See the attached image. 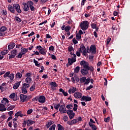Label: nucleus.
<instances>
[{
	"instance_id": "nucleus-1",
	"label": "nucleus",
	"mask_w": 130,
	"mask_h": 130,
	"mask_svg": "<svg viewBox=\"0 0 130 130\" xmlns=\"http://www.w3.org/2000/svg\"><path fill=\"white\" fill-rule=\"evenodd\" d=\"M89 25V22L87 21H84L80 24V28L82 30H85L88 29V27Z\"/></svg>"
},
{
	"instance_id": "nucleus-2",
	"label": "nucleus",
	"mask_w": 130,
	"mask_h": 130,
	"mask_svg": "<svg viewBox=\"0 0 130 130\" xmlns=\"http://www.w3.org/2000/svg\"><path fill=\"white\" fill-rule=\"evenodd\" d=\"M80 83L83 84L84 83V85H88L89 83H90V78H88L86 77H83L80 78Z\"/></svg>"
},
{
	"instance_id": "nucleus-3",
	"label": "nucleus",
	"mask_w": 130,
	"mask_h": 130,
	"mask_svg": "<svg viewBox=\"0 0 130 130\" xmlns=\"http://www.w3.org/2000/svg\"><path fill=\"white\" fill-rule=\"evenodd\" d=\"M8 77L9 78L10 81H13L14 78H15V75L14 74H11V72L8 71L4 75V78H7Z\"/></svg>"
},
{
	"instance_id": "nucleus-4",
	"label": "nucleus",
	"mask_w": 130,
	"mask_h": 130,
	"mask_svg": "<svg viewBox=\"0 0 130 130\" xmlns=\"http://www.w3.org/2000/svg\"><path fill=\"white\" fill-rule=\"evenodd\" d=\"M20 98L21 102H25L28 100V99H30V96H27L26 95L21 94L20 95Z\"/></svg>"
},
{
	"instance_id": "nucleus-5",
	"label": "nucleus",
	"mask_w": 130,
	"mask_h": 130,
	"mask_svg": "<svg viewBox=\"0 0 130 130\" xmlns=\"http://www.w3.org/2000/svg\"><path fill=\"white\" fill-rule=\"evenodd\" d=\"M67 113L69 116L70 119H73L75 117V114L73 110H68Z\"/></svg>"
},
{
	"instance_id": "nucleus-6",
	"label": "nucleus",
	"mask_w": 130,
	"mask_h": 130,
	"mask_svg": "<svg viewBox=\"0 0 130 130\" xmlns=\"http://www.w3.org/2000/svg\"><path fill=\"white\" fill-rule=\"evenodd\" d=\"M79 51L82 52L84 55H87V51H86V47L84 45H81L79 49Z\"/></svg>"
},
{
	"instance_id": "nucleus-7",
	"label": "nucleus",
	"mask_w": 130,
	"mask_h": 130,
	"mask_svg": "<svg viewBox=\"0 0 130 130\" xmlns=\"http://www.w3.org/2000/svg\"><path fill=\"white\" fill-rule=\"evenodd\" d=\"M37 48L38 49L41 54H43V55H45V54H46V51H45V49L42 48L41 46H37Z\"/></svg>"
},
{
	"instance_id": "nucleus-8",
	"label": "nucleus",
	"mask_w": 130,
	"mask_h": 130,
	"mask_svg": "<svg viewBox=\"0 0 130 130\" xmlns=\"http://www.w3.org/2000/svg\"><path fill=\"white\" fill-rule=\"evenodd\" d=\"M80 65L81 66V67H83L84 69L87 70L89 67V63L85 60H82L80 62Z\"/></svg>"
},
{
	"instance_id": "nucleus-9",
	"label": "nucleus",
	"mask_w": 130,
	"mask_h": 130,
	"mask_svg": "<svg viewBox=\"0 0 130 130\" xmlns=\"http://www.w3.org/2000/svg\"><path fill=\"white\" fill-rule=\"evenodd\" d=\"M77 60L76 59V54L73 55V57L72 58H69L68 61L69 66H72L74 62H76Z\"/></svg>"
},
{
	"instance_id": "nucleus-10",
	"label": "nucleus",
	"mask_w": 130,
	"mask_h": 130,
	"mask_svg": "<svg viewBox=\"0 0 130 130\" xmlns=\"http://www.w3.org/2000/svg\"><path fill=\"white\" fill-rule=\"evenodd\" d=\"M18 54V51L17 50H13L11 51V55L9 56V59H11V58H14L16 55Z\"/></svg>"
},
{
	"instance_id": "nucleus-11",
	"label": "nucleus",
	"mask_w": 130,
	"mask_h": 130,
	"mask_svg": "<svg viewBox=\"0 0 130 130\" xmlns=\"http://www.w3.org/2000/svg\"><path fill=\"white\" fill-rule=\"evenodd\" d=\"M59 111H60V113H67V111L66 108V106L64 105H61L59 109Z\"/></svg>"
},
{
	"instance_id": "nucleus-12",
	"label": "nucleus",
	"mask_w": 130,
	"mask_h": 130,
	"mask_svg": "<svg viewBox=\"0 0 130 130\" xmlns=\"http://www.w3.org/2000/svg\"><path fill=\"white\" fill-rule=\"evenodd\" d=\"M78 122V119H73L71 121H68L67 124L69 125H74Z\"/></svg>"
},
{
	"instance_id": "nucleus-13",
	"label": "nucleus",
	"mask_w": 130,
	"mask_h": 130,
	"mask_svg": "<svg viewBox=\"0 0 130 130\" xmlns=\"http://www.w3.org/2000/svg\"><path fill=\"white\" fill-rule=\"evenodd\" d=\"M91 98L90 96H83L81 99V101H85L86 102L91 101Z\"/></svg>"
},
{
	"instance_id": "nucleus-14",
	"label": "nucleus",
	"mask_w": 130,
	"mask_h": 130,
	"mask_svg": "<svg viewBox=\"0 0 130 130\" xmlns=\"http://www.w3.org/2000/svg\"><path fill=\"white\" fill-rule=\"evenodd\" d=\"M51 86V88L52 90L54 91V90L56 89V87H57V85H56V83L55 82H52L50 83Z\"/></svg>"
},
{
	"instance_id": "nucleus-15",
	"label": "nucleus",
	"mask_w": 130,
	"mask_h": 130,
	"mask_svg": "<svg viewBox=\"0 0 130 130\" xmlns=\"http://www.w3.org/2000/svg\"><path fill=\"white\" fill-rule=\"evenodd\" d=\"M74 96L75 98H78V99H80L82 98V96H83V95L82 94V93H81V92L77 91L74 93Z\"/></svg>"
},
{
	"instance_id": "nucleus-16",
	"label": "nucleus",
	"mask_w": 130,
	"mask_h": 130,
	"mask_svg": "<svg viewBox=\"0 0 130 130\" xmlns=\"http://www.w3.org/2000/svg\"><path fill=\"white\" fill-rule=\"evenodd\" d=\"M38 101L40 103H44V102H45V97L43 95L40 96L38 98Z\"/></svg>"
},
{
	"instance_id": "nucleus-17",
	"label": "nucleus",
	"mask_w": 130,
	"mask_h": 130,
	"mask_svg": "<svg viewBox=\"0 0 130 130\" xmlns=\"http://www.w3.org/2000/svg\"><path fill=\"white\" fill-rule=\"evenodd\" d=\"M13 7H14V8H15L17 12H18L19 13H20L22 12V11L20 9V5H19V4H14L13 5Z\"/></svg>"
},
{
	"instance_id": "nucleus-18",
	"label": "nucleus",
	"mask_w": 130,
	"mask_h": 130,
	"mask_svg": "<svg viewBox=\"0 0 130 130\" xmlns=\"http://www.w3.org/2000/svg\"><path fill=\"white\" fill-rule=\"evenodd\" d=\"M24 124H27L28 126H30V125H31V124H33L34 123V121L31 120H28L26 121H25L24 122Z\"/></svg>"
},
{
	"instance_id": "nucleus-19",
	"label": "nucleus",
	"mask_w": 130,
	"mask_h": 130,
	"mask_svg": "<svg viewBox=\"0 0 130 130\" xmlns=\"http://www.w3.org/2000/svg\"><path fill=\"white\" fill-rule=\"evenodd\" d=\"M9 98L11 99H13V100H14V101H17V100H18V99H17V96H16V94L15 93H12Z\"/></svg>"
},
{
	"instance_id": "nucleus-20",
	"label": "nucleus",
	"mask_w": 130,
	"mask_h": 130,
	"mask_svg": "<svg viewBox=\"0 0 130 130\" xmlns=\"http://www.w3.org/2000/svg\"><path fill=\"white\" fill-rule=\"evenodd\" d=\"M2 103L4 106L8 105V104H9V100H8V99L4 98L3 100L2 101Z\"/></svg>"
},
{
	"instance_id": "nucleus-21",
	"label": "nucleus",
	"mask_w": 130,
	"mask_h": 130,
	"mask_svg": "<svg viewBox=\"0 0 130 130\" xmlns=\"http://www.w3.org/2000/svg\"><path fill=\"white\" fill-rule=\"evenodd\" d=\"M90 52L91 53H96V47L94 45H91L90 48Z\"/></svg>"
},
{
	"instance_id": "nucleus-22",
	"label": "nucleus",
	"mask_w": 130,
	"mask_h": 130,
	"mask_svg": "<svg viewBox=\"0 0 130 130\" xmlns=\"http://www.w3.org/2000/svg\"><path fill=\"white\" fill-rule=\"evenodd\" d=\"M23 6V10L24 12H27L29 10V6L27 5V3H24L22 4Z\"/></svg>"
},
{
	"instance_id": "nucleus-23",
	"label": "nucleus",
	"mask_w": 130,
	"mask_h": 130,
	"mask_svg": "<svg viewBox=\"0 0 130 130\" xmlns=\"http://www.w3.org/2000/svg\"><path fill=\"white\" fill-rule=\"evenodd\" d=\"M76 91H77V88H76V87H72L68 90V92L69 94H72V93H75Z\"/></svg>"
},
{
	"instance_id": "nucleus-24",
	"label": "nucleus",
	"mask_w": 130,
	"mask_h": 130,
	"mask_svg": "<svg viewBox=\"0 0 130 130\" xmlns=\"http://www.w3.org/2000/svg\"><path fill=\"white\" fill-rule=\"evenodd\" d=\"M81 73L83 76H86V75H88V70L87 69H83L81 70Z\"/></svg>"
},
{
	"instance_id": "nucleus-25",
	"label": "nucleus",
	"mask_w": 130,
	"mask_h": 130,
	"mask_svg": "<svg viewBox=\"0 0 130 130\" xmlns=\"http://www.w3.org/2000/svg\"><path fill=\"white\" fill-rule=\"evenodd\" d=\"M20 52L23 54H26L28 52V49L22 47L20 49Z\"/></svg>"
},
{
	"instance_id": "nucleus-26",
	"label": "nucleus",
	"mask_w": 130,
	"mask_h": 130,
	"mask_svg": "<svg viewBox=\"0 0 130 130\" xmlns=\"http://www.w3.org/2000/svg\"><path fill=\"white\" fill-rule=\"evenodd\" d=\"M8 9L11 13H15V9H14V7L12 5H8Z\"/></svg>"
},
{
	"instance_id": "nucleus-27",
	"label": "nucleus",
	"mask_w": 130,
	"mask_h": 130,
	"mask_svg": "<svg viewBox=\"0 0 130 130\" xmlns=\"http://www.w3.org/2000/svg\"><path fill=\"white\" fill-rule=\"evenodd\" d=\"M68 51L70 52V54L72 55H74V54H75L74 53V48H73V47L69 46L68 47Z\"/></svg>"
},
{
	"instance_id": "nucleus-28",
	"label": "nucleus",
	"mask_w": 130,
	"mask_h": 130,
	"mask_svg": "<svg viewBox=\"0 0 130 130\" xmlns=\"http://www.w3.org/2000/svg\"><path fill=\"white\" fill-rule=\"evenodd\" d=\"M20 84H21V81L16 83L13 86V89L14 90L18 89V88H19V87H20Z\"/></svg>"
},
{
	"instance_id": "nucleus-29",
	"label": "nucleus",
	"mask_w": 130,
	"mask_h": 130,
	"mask_svg": "<svg viewBox=\"0 0 130 130\" xmlns=\"http://www.w3.org/2000/svg\"><path fill=\"white\" fill-rule=\"evenodd\" d=\"M89 125L92 130H97V127L94 124L89 122Z\"/></svg>"
},
{
	"instance_id": "nucleus-30",
	"label": "nucleus",
	"mask_w": 130,
	"mask_h": 130,
	"mask_svg": "<svg viewBox=\"0 0 130 130\" xmlns=\"http://www.w3.org/2000/svg\"><path fill=\"white\" fill-rule=\"evenodd\" d=\"M6 110H7L6 106L4 105L0 104V111H6Z\"/></svg>"
},
{
	"instance_id": "nucleus-31",
	"label": "nucleus",
	"mask_w": 130,
	"mask_h": 130,
	"mask_svg": "<svg viewBox=\"0 0 130 130\" xmlns=\"http://www.w3.org/2000/svg\"><path fill=\"white\" fill-rule=\"evenodd\" d=\"M16 44L14 43H13L11 44H10L8 46V49L11 50V49H13V48H14V47H15Z\"/></svg>"
},
{
	"instance_id": "nucleus-32",
	"label": "nucleus",
	"mask_w": 130,
	"mask_h": 130,
	"mask_svg": "<svg viewBox=\"0 0 130 130\" xmlns=\"http://www.w3.org/2000/svg\"><path fill=\"white\" fill-rule=\"evenodd\" d=\"M15 116L17 117V118L19 117V116H20V117H23V114H22L21 112H17L15 114Z\"/></svg>"
},
{
	"instance_id": "nucleus-33",
	"label": "nucleus",
	"mask_w": 130,
	"mask_h": 130,
	"mask_svg": "<svg viewBox=\"0 0 130 130\" xmlns=\"http://www.w3.org/2000/svg\"><path fill=\"white\" fill-rule=\"evenodd\" d=\"M25 82L27 84H30V83L32 82V79H31V77H26L25 79Z\"/></svg>"
},
{
	"instance_id": "nucleus-34",
	"label": "nucleus",
	"mask_w": 130,
	"mask_h": 130,
	"mask_svg": "<svg viewBox=\"0 0 130 130\" xmlns=\"http://www.w3.org/2000/svg\"><path fill=\"white\" fill-rule=\"evenodd\" d=\"M24 54H23V53H22V52H20L17 55V56H16V57L17 58H22V56H23V55H24Z\"/></svg>"
},
{
	"instance_id": "nucleus-35",
	"label": "nucleus",
	"mask_w": 130,
	"mask_h": 130,
	"mask_svg": "<svg viewBox=\"0 0 130 130\" xmlns=\"http://www.w3.org/2000/svg\"><path fill=\"white\" fill-rule=\"evenodd\" d=\"M54 122L52 121H49L48 122V123L46 125V126H47V127H49V126H50V125H51V124H53Z\"/></svg>"
},
{
	"instance_id": "nucleus-36",
	"label": "nucleus",
	"mask_w": 130,
	"mask_h": 130,
	"mask_svg": "<svg viewBox=\"0 0 130 130\" xmlns=\"http://www.w3.org/2000/svg\"><path fill=\"white\" fill-rule=\"evenodd\" d=\"M26 4H27V5L29 7H31V6H33V5H34V3L32 1H29L27 2Z\"/></svg>"
},
{
	"instance_id": "nucleus-37",
	"label": "nucleus",
	"mask_w": 130,
	"mask_h": 130,
	"mask_svg": "<svg viewBox=\"0 0 130 130\" xmlns=\"http://www.w3.org/2000/svg\"><path fill=\"white\" fill-rule=\"evenodd\" d=\"M8 52H9V51L7 50H4L1 52V54H2V55H6Z\"/></svg>"
},
{
	"instance_id": "nucleus-38",
	"label": "nucleus",
	"mask_w": 130,
	"mask_h": 130,
	"mask_svg": "<svg viewBox=\"0 0 130 130\" xmlns=\"http://www.w3.org/2000/svg\"><path fill=\"white\" fill-rule=\"evenodd\" d=\"M16 78H17L18 79H21V78L22 77V74H21L20 73H17L16 74Z\"/></svg>"
},
{
	"instance_id": "nucleus-39",
	"label": "nucleus",
	"mask_w": 130,
	"mask_h": 130,
	"mask_svg": "<svg viewBox=\"0 0 130 130\" xmlns=\"http://www.w3.org/2000/svg\"><path fill=\"white\" fill-rule=\"evenodd\" d=\"M54 107L55 109H56V110H58V108H59V107H60V105L59 104H55L54 105Z\"/></svg>"
},
{
	"instance_id": "nucleus-40",
	"label": "nucleus",
	"mask_w": 130,
	"mask_h": 130,
	"mask_svg": "<svg viewBox=\"0 0 130 130\" xmlns=\"http://www.w3.org/2000/svg\"><path fill=\"white\" fill-rule=\"evenodd\" d=\"M23 88H25V89H27L30 87V85H29V83H24L23 84Z\"/></svg>"
},
{
	"instance_id": "nucleus-41",
	"label": "nucleus",
	"mask_w": 130,
	"mask_h": 130,
	"mask_svg": "<svg viewBox=\"0 0 130 130\" xmlns=\"http://www.w3.org/2000/svg\"><path fill=\"white\" fill-rule=\"evenodd\" d=\"M22 92L23 94H27V88H25V87H22Z\"/></svg>"
},
{
	"instance_id": "nucleus-42",
	"label": "nucleus",
	"mask_w": 130,
	"mask_h": 130,
	"mask_svg": "<svg viewBox=\"0 0 130 130\" xmlns=\"http://www.w3.org/2000/svg\"><path fill=\"white\" fill-rule=\"evenodd\" d=\"M34 62L35 63V66H36V67H40V63H39L38 61L35 60V59H34Z\"/></svg>"
},
{
	"instance_id": "nucleus-43",
	"label": "nucleus",
	"mask_w": 130,
	"mask_h": 130,
	"mask_svg": "<svg viewBox=\"0 0 130 130\" xmlns=\"http://www.w3.org/2000/svg\"><path fill=\"white\" fill-rule=\"evenodd\" d=\"M6 30L7 27L6 26H2L0 29L1 32H5V31H6Z\"/></svg>"
},
{
	"instance_id": "nucleus-44",
	"label": "nucleus",
	"mask_w": 130,
	"mask_h": 130,
	"mask_svg": "<svg viewBox=\"0 0 130 130\" xmlns=\"http://www.w3.org/2000/svg\"><path fill=\"white\" fill-rule=\"evenodd\" d=\"M56 125L55 124H53L50 127L49 130H55V127Z\"/></svg>"
},
{
	"instance_id": "nucleus-45",
	"label": "nucleus",
	"mask_w": 130,
	"mask_h": 130,
	"mask_svg": "<svg viewBox=\"0 0 130 130\" xmlns=\"http://www.w3.org/2000/svg\"><path fill=\"white\" fill-rule=\"evenodd\" d=\"M65 31L66 32H69L70 31V30H71V26H67L66 27H65Z\"/></svg>"
},
{
	"instance_id": "nucleus-46",
	"label": "nucleus",
	"mask_w": 130,
	"mask_h": 130,
	"mask_svg": "<svg viewBox=\"0 0 130 130\" xmlns=\"http://www.w3.org/2000/svg\"><path fill=\"white\" fill-rule=\"evenodd\" d=\"M58 130H64V128L62 126H61V125L59 124H58Z\"/></svg>"
},
{
	"instance_id": "nucleus-47",
	"label": "nucleus",
	"mask_w": 130,
	"mask_h": 130,
	"mask_svg": "<svg viewBox=\"0 0 130 130\" xmlns=\"http://www.w3.org/2000/svg\"><path fill=\"white\" fill-rule=\"evenodd\" d=\"M87 70V71H91V72H93L94 71V68H93V67H92V66H90V67L88 66Z\"/></svg>"
},
{
	"instance_id": "nucleus-48",
	"label": "nucleus",
	"mask_w": 130,
	"mask_h": 130,
	"mask_svg": "<svg viewBox=\"0 0 130 130\" xmlns=\"http://www.w3.org/2000/svg\"><path fill=\"white\" fill-rule=\"evenodd\" d=\"M81 38H82V37L81 36V35H80V34H76V39H77V40H80Z\"/></svg>"
},
{
	"instance_id": "nucleus-49",
	"label": "nucleus",
	"mask_w": 130,
	"mask_h": 130,
	"mask_svg": "<svg viewBox=\"0 0 130 130\" xmlns=\"http://www.w3.org/2000/svg\"><path fill=\"white\" fill-rule=\"evenodd\" d=\"M15 108V106H10L7 108V110L10 111V110H13Z\"/></svg>"
},
{
	"instance_id": "nucleus-50",
	"label": "nucleus",
	"mask_w": 130,
	"mask_h": 130,
	"mask_svg": "<svg viewBox=\"0 0 130 130\" xmlns=\"http://www.w3.org/2000/svg\"><path fill=\"white\" fill-rule=\"evenodd\" d=\"M77 110H78V105L74 104L73 110H74V111H76Z\"/></svg>"
},
{
	"instance_id": "nucleus-51",
	"label": "nucleus",
	"mask_w": 130,
	"mask_h": 130,
	"mask_svg": "<svg viewBox=\"0 0 130 130\" xmlns=\"http://www.w3.org/2000/svg\"><path fill=\"white\" fill-rule=\"evenodd\" d=\"M75 73H79L80 72V67H77L74 70Z\"/></svg>"
},
{
	"instance_id": "nucleus-52",
	"label": "nucleus",
	"mask_w": 130,
	"mask_h": 130,
	"mask_svg": "<svg viewBox=\"0 0 130 130\" xmlns=\"http://www.w3.org/2000/svg\"><path fill=\"white\" fill-rule=\"evenodd\" d=\"M35 87H36V85L35 84H33L31 87L30 88V91H34V90H35Z\"/></svg>"
},
{
	"instance_id": "nucleus-53",
	"label": "nucleus",
	"mask_w": 130,
	"mask_h": 130,
	"mask_svg": "<svg viewBox=\"0 0 130 130\" xmlns=\"http://www.w3.org/2000/svg\"><path fill=\"white\" fill-rule=\"evenodd\" d=\"M66 108H67V109H73V106L72 105H68L66 106Z\"/></svg>"
},
{
	"instance_id": "nucleus-54",
	"label": "nucleus",
	"mask_w": 130,
	"mask_h": 130,
	"mask_svg": "<svg viewBox=\"0 0 130 130\" xmlns=\"http://www.w3.org/2000/svg\"><path fill=\"white\" fill-rule=\"evenodd\" d=\"M33 112V109H30L27 111V114H31Z\"/></svg>"
},
{
	"instance_id": "nucleus-55",
	"label": "nucleus",
	"mask_w": 130,
	"mask_h": 130,
	"mask_svg": "<svg viewBox=\"0 0 130 130\" xmlns=\"http://www.w3.org/2000/svg\"><path fill=\"white\" fill-rule=\"evenodd\" d=\"M15 20H16V21H17V22H18V23H20L21 22V19L17 16L15 17Z\"/></svg>"
},
{
	"instance_id": "nucleus-56",
	"label": "nucleus",
	"mask_w": 130,
	"mask_h": 130,
	"mask_svg": "<svg viewBox=\"0 0 130 130\" xmlns=\"http://www.w3.org/2000/svg\"><path fill=\"white\" fill-rule=\"evenodd\" d=\"M68 119H69V117H68V116H64L63 117V120H64V121L66 122L67 121H68Z\"/></svg>"
},
{
	"instance_id": "nucleus-57",
	"label": "nucleus",
	"mask_w": 130,
	"mask_h": 130,
	"mask_svg": "<svg viewBox=\"0 0 130 130\" xmlns=\"http://www.w3.org/2000/svg\"><path fill=\"white\" fill-rule=\"evenodd\" d=\"M91 28H92V29H96L97 28V25L96 24L92 23L91 24Z\"/></svg>"
},
{
	"instance_id": "nucleus-58",
	"label": "nucleus",
	"mask_w": 130,
	"mask_h": 130,
	"mask_svg": "<svg viewBox=\"0 0 130 130\" xmlns=\"http://www.w3.org/2000/svg\"><path fill=\"white\" fill-rule=\"evenodd\" d=\"M2 15H3V16H6L7 15V11L6 10H2V12H1Z\"/></svg>"
},
{
	"instance_id": "nucleus-59",
	"label": "nucleus",
	"mask_w": 130,
	"mask_h": 130,
	"mask_svg": "<svg viewBox=\"0 0 130 130\" xmlns=\"http://www.w3.org/2000/svg\"><path fill=\"white\" fill-rule=\"evenodd\" d=\"M109 120H110V117H108L107 118H105L104 119V121L106 122H109Z\"/></svg>"
},
{
	"instance_id": "nucleus-60",
	"label": "nucleus",
	"mask_w": 130,
	"mask_h": 130,
	"mask_svg": "<svg viewBox=\"0 0 130 130\" xmlns=\"http://www.w3.org/2000/svg\"><path fill=\"white\" fill-rule=\"evenodd\" d=\"M92 88H93V85H90L86 88V91L90 90V89H92Z\"/></svg>"
},
{
	"instance_id": "nucleus-61",
	"label": "nucleus",
	"mask_w": 130,
	"mask_h": 130,
	"mask_svg": "<svg viewBox=\"0 0 130 130\" xmlns=\"http://www.w3.org/2000/svg\"><path fill=\"white\" fill-rule=\"evenodd\" d=\"M26 78H31V74L30 73H26L25 74Z\"/></svg>"
},
{
	"instance_id": "nucleus-62",
	"label": "nucleus",
	"mask_w": 130,
	"mask_h": 130,
	"mask_svg": "<svg viewBox=\"0 0 130 130\" xmlns=\"http://www.w3.org/2000/svg\"><path fill=\"white\" fill-rule=\"evenodd\" d=\"M49 50H51V51H53V50H54V47L53 46H51L49 48Z\"/></svg>"
},
{
	"instance_id": "nucleus-63",
	"label": "nucleus",
	"mask_w": 130,
	"mask_h": 130,
	"mask_svg": "<svg viewBox=\"0 0 130 130\" xmlns=\"http://www.w3.org/2000/svg\"><path fill=\"white\" fill-rule=\"evenodd\" d=\"M73 42L74 43V44H77L78 43V41L74 38L73 39Z\"/></svg>"
},
{
	"instance_id": "nucleus-64",
	"label": "nucleus",
	"mask_w": 130,
	"mask_h": 130,
	"mask_svg": "<svg viewBox=\"0 0 130 130\" xmlns=\"http://www.w3.org/2000/svg\"><path fill=\"white\" fill-rule=\"evenodd\" d=\"M75 79L76 82H79L80 81V78H79L77 76H75Z\"/></svg>"
}]
</instances>
